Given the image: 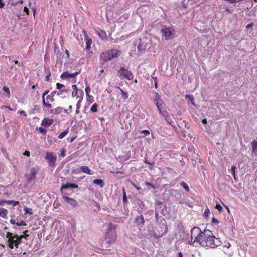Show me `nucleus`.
<instances>
[{"mask_svg":"<svg viewBox=\"0 0 257 257\" xmlns=\"http://www.w3.org/2000/svg\"><path fill=\"white\" fill-rule=\"evenodd\" d=\"M97 108H98V105L95 103L94 104H93L92 106H91V107L90 108V111L92 113L96 112H97V110H98Z\"/></svg>","mask_w":257,"mask_h":257,"instance_id":"27","label":"nucleus"},{"mask_svg":"<svg viewBox=\"0 0 257 257\" xmlns=\"http://www.w3.org/2000/svg\"><path fill=\"white\" fill-rule=\"evenodd\" d=\"M154 102L157 107L160 113H162L161 111V106L162 105L163 102L161 100L159 94L157 92H154V97L153 99Z\"/></svg>","mask_w":257,"mask_h":257,"instance_id":"9","label":"nucleus"},{"mask_svg":"<svg viewBox=\"0 0 257 257\" xmlns=\"http://www.w3.org/2000/svg\"><path fill=\"white\" fill-rule=\"evenodd\" d=\"M24 155H26V156H30V152H29V151H26L24 153Z\"/></svg>","mask_w":257,"mask_h":257,"instance_id":"58","label":"nucleus"},{"mask_svg":"<svg viewBox=\"0 0 257 257\" xmlns=\"http://www.w3.org/2000/svg\"><path fill=\"white\" fill-rule=\"evenodd\" d=\"M50 75H51V74H48V75H47L46 76V80L47 81H50Z\"/></svg>","mask_w":257,"mask_h":257,"instance_id":"59","label":"nucleus"},{"mask_svg":"<svg viewBox=\"0 0 257 257\" xmlns=\"http://www.w3.org/2000/svg\"><path fill=\"white\" fill-rule=\"evenodd\" d=\"M56 93V91H53L51 92L50 95H47L46 96V100H49L50 102H54V96H55Z\"/></svg>","mask_w":257,"mask_h":257,"instance_id":"22","label":"nucleus"},{"mask_svg":"<svg viewBox=\"0 0 257 257\" xmlns=\"http://www.w3.org/2000/svg\"><path fill=\"white\" fill-rule=\"evenodd\" d=\"M236 169V168L235 166H234V165L232 166L231 171L232 174L233 176V177L235 180H236V175L235 174V169Z\"/></svg>","mask_w":257,"mask_h":257,"instance_id":"35","label":"nucleus"},{"mask_svg":"<svg viewBox=\"0 0 257 257\" xmlns=\"http://www.w3.org/2000/svg\"><path fill=\"white\" fill-rule=\"evenodd\" d=\"M72 97H76L77 99H78L79 97H83L84 93L83 90L81 89H78L76 85H72Z\"/></svg>","mask_w":257,"mask_h":257,"instance_id":"10","label":"nucleus"},{"mask_svg":"<svg viewBox=\"0 0 257 257\" xmlns=\"http://www.w3.org/2000/svg\"><path fill=\"white\" fill-rule=\"evenodd\" d=\"M10 222L11 224H16V223L15 222V220H14V219H11L10 221Z\"/></svg>","mask_w":257,"mask_h":257,"instance_id":"63","label":"nucleus"},{"mask_svg":"<svg viewBox=\"0 0 257 257\" xmlns=\"http://www.w3.org/2000/svg\"><path fill=\"white\" fill-rule=\"evenodd\" d=\"M49 91L46 90L43 93L42 95V100H45V96L46 95L49 93Z\"/></svg>","mask_w":257,"mask_h":257,"instance_id":"50","label":"nucleus"},{"mask_svg":"<svg viewBox=\"0 0 257 257\" xmlns=\"http://www.w3.org/2000/svg\"><path fill=\"white\" fill-rule=\"evenodd\" d=\"M3 90L7 94V97L9 98L10 95V91L9 89L6 86H4Z\"/></svg>","mask_w":257,"mask_h":257,"instance_id":"34","label":"nucleus"},{"mask_svg":"<svg viewBox=\"0 0 257 257\" xmlns=\"http://www.w3.org/2000/svg\"><path fill=\"white\" fill-rule=\"evenodd\" d=\"M8 211L6 209L0 208V217L3 218H7Z\"/></svg>","mask_w":257,"mask_h":257,"instance_id":"24","label":"nucleus"},{"mask_svg":"<svg viewBox=\"0 0 257 257\" xmlns=\"http://www.w3.org/2000/svg\"><path fill=\"white\" fill-rule=\"evenodd\" d=\"M24 211L25 212V213H28L30 215L33 214L32 209L31 208H29L27 207H25L24 208Z\"/></svg>","mask_w":257,"mask_h":257,"instance_id":"36","label":"nucleus"},{"mask_svg":"<svg viewBox=\"0 0 257 257\" xmlns=\"http://www.w3.org/2000/svg\"><path fill=\"white\" fill-rule=\"evenodd\" d=\"M16 224L17 226H19L27 225V224L23 220L21 221L20 222H17Z\"/></svg>","mask_w":257,"mask_h":257,"instance_id":"40","label":"nucleus"},{"mask_svg":"<svg viewBox=\"0 0 257 257\" xmlns=\"http://www.w3.org/2000/svg\"><path fill=\"white\" fill-rule=\"evenodd\" d=\"M120 51L116 49H111L101 53L100 56V64L103 65L104 63L114 58L117 57Z\"/></svg>","mask_w":257,"mask_h":257,"instance_id":"2","label":"nucleus"},{"mask_svg":"<svg viewBox=\"0 0 257 257\" xmlns=\"http://www.w3.org/2000/svg\"><path fill=\"white\" fill-rule=\"evenodd\" d=\"M122 199H123V202H127V197H126V193H125V191L124 189L123 190V198H122Z\"/></svg>","mask_w":257,"mask_h":257,"instance_id":"42","label":"nucleus"},{"mask_svg":"<svg viewBox=\"0 0 257 257\" xmlns=\"http://www.w3.org/2000/svg\"><path fill=\"white\" fill-rule=\"evenodd\" d=\"M191 240L189 241L188 243L193 246H197L199 245L203 231L198 227H194L191 230Z\"/></svg>","mask_w":257,"mask_h":257,"instance_id":"3","label":"nucleus"},{"mask_svg":"<svg viewBox=\"0 0 257 257\" xmlns=\"http://www.w3.org/2000/svg\"><path fill=\"white\" fill-rule=\"evenodd\" d=\"M97 34L101 39L103 40L107 39L106 33L104 31L101 30L97 32Z\"/></svg>","mask_w":257,"mask_h":257,"instance_id":"23","label":"nucleus"},{"mask_svg":"<svg viewBox=\"0 0 257 257\" xmlns=\"http://www.w3.org/2000/svg\"><path fill=\"white\" fill-rule=\"evenodd\" d=\"M24 11L27 13V15H29V9L27 7H24Z\"/></svg>","mask_w":257,"mask_h":257,"instance_id":"55","label":"nucleus"},{"mask_svg":"<svg viewBox=\"0 0 257 257\" xmlns=\"http://www.w3.org/2000/svg\"><path fill=\"white\" fill-rule=\"evenodd\" d=\"M45 159L48 162L49 165L54 166L57 159L56 155L53 152H47L45 156Z\"/></svg>","mask_w":257,"mask_h":257,"instance_id":"8","label":"nucleus"},{"mask_svg":"<svg viewBox=\"0 0 257 257\" xmlns=\"http://www.w3.org/2000/svg\"><path fill=\"white\" fill-rule=\"evenodd\" d=\"M5 4L3 2L2 0H0V8L4 7Z\"/></svg>","mask_w":257,"mask_h":257,"instance_id":"60","label":"nucleus"},{"mask_svg":"<svg viewBox=\"0 0 257 257\" xmlns=\"http://www.w3.org/2000/svg\"><path fill=\"white\" fill-rule=\"evenodd\" d=\"M78 72H76L75 73H71L68 71L63 72L60 76L61 79H67L69 78H75L78 75Z\"/></svg>","mask_w":257,"mask_h":257,"instance_id":"11","label":"nucleus"},{"mask_svg":"<svg viewBox=\"0 0 257 257\" xmlns=\"http://www.w3.org/2000/svg\"><path fill=\"white\" fill-rule=\"evenodd\" d=\"M86 100L89 104H91L94 102V97L90 95H86Z\"/></svg>","mask_w":257,"mask_h":257,"instance_id":"28","label":"nucleus"},{"mask_svg":"<svg viewBox=\"0 0 257 257\" xmlns=\"http://www.w3.org/2000/svg\"><path fill=\"white\" fill-rule=\"evenodd\" d=\"M200 242L199 245L210 248H215L221 245V242L219 238H216L212 231L208 229L203 231Z\"/></svg>","mask_w":257,"mask_h":257,"instance_id":"1","label":"nucleus"},{"mask_svg":"<svg viewBox=\"0 0 257 257\" xmlns=\"http://www.w3.org/2000/svg\"><path fill=\"white\" fill-rule=\"evenodd\" d=\"M120 92H121V93L122 94V98L125 100L126 99L128 98V94L127 93L124 92L122 89H121L120 88H119Z\"/></svg>","mask_w":257,"mask_h":257,"instance_id":"29","label":"nucleus"},{"mask_svg":"<svg viewBox=\"0 0 257 257\" xmlns=\"http://www.w3.org/2000/svg\"><path fill=\"white\" fill-rule=\"evenodd\" d=\"M68 92L69 90L67 89H64L56 91V94L58 96H61V98H66V96L65 94L68 93Z\"/></svg>","mask_w":257,"mask_h":257,"instance_id":"21","label":"nucleus"},{"mask_svg":"<svg viewBox=\"0 0 257 257\" xmlns=\"http://www.w3.org/2000/svg\"><path fill=\"white\" fill-rule=\"evenodd\" d=\"M15 246L14 244H13V243L11 242H9V247L12 249L14 248V247Z\"/></svg>","mask_w":257,"mask_h":257,"instance_id":"52","label":"nucleus"},{"mask_svg":"<svg viewBox=\"0 0 257 257\" xmlns=\"http://www.w3.org/2000/svg\"><path fill=\"white\" fill-rule=\"evenodd\" d=\"M116 237L115 226L112 223H110L106 234V242L108 244L113 242L115 240Z\"/></svg>","mask_w":257,"mask_h":257,"instance_id":"4","label":"nucleus"},{"mask_svg":"<svg viewBox=\"0 0 257 257\" xmlns=\"http://www.w3.org/2000/svg\"><path fill=\"white\" fill-rule=\"evenodd\" d=\"M83 97H79V98H78V102L76 104V107H77V108H80L81 107V102L83 100Z\"/></svg>","mask_w":257,"mask_h":257,"instance_id":"37","label":"nucleus"},{"mask_svg":"<svg viewBox=\"0 0 257 257\" xmlns=\"http://www.w3.org/2000/svg\"><path fill=\"white\" fill-rule=\"evenodd\" d=\"M82 33L84 35L85 41L86 42V49L87 50H90L91 48V45L92 44V40L90 38H89L87 35L86 32L84 30H82Z\"/></svg>","mask_w":257,"mask_h":257,"instance_id":"12","label":"nucleus"},{"mask_svg":"<svg viewBox=\"0 0 257 257\" xmlns=\"http://www.w3.org/2000/svg\"><path fill=\"white\" fill-rule=\"evenodd\" d=\"M64 87V85L63 84H60L59 83H57L56 84V88L57 89L60 90H62V88Z\"/></svg>","mask_w":257,"mask_h":257,"instance_id":"41","label":"nucleus"},{"mask_svg":"<svg viewBox=\"0 0 257 257\" xmlns=\"http://www.w3.org/2000/svg\"><path fill=\"white\" fill-rule=\"evenodd\" d=\"M153 79L154 81V86H155V88H157V78L156 77H153Z\"/></svg>","mask_w":257,"mask_h":257,"instance_id":"47","label":"nucleus"},{"mask_svg":"<svg viewBox=\"0 0 257 257\" xmlns=\"http://www.w3.org/2000/svg\"><path fill=\"white\" fill-rule=\"evenodd\" d=\"M65 150L64 149H63L62 150H61V156L62 157H64L65 156H66V153H65Z\"/></svg>","mask_w":257,"mask_h":257,"instance_id":"49","label":"nucleus"},{"mask_svg":"<svg viewBox=\"0 0 257 257\" xmlns=\"http://www.w3.org/2000/svg\"><path fill=\"white\" fill-rule=\"evenodd\" d=\"M162 32L166 40L172 39L175 35V31L172 27H170L163 28L162 29Z\"/></svg>","mask_w":257,"mask_h":257,"instance_id":"7","label":"nucleus"},{"mask_svg":"<svg viewBox=\"0 0 257 257\" xmlns=\"http://www.w3.org/2000/svg\"><path fill=\"white\" fill-rule=\"evenodd\" d=\"M68 132H69L68 128L64 130L62 133H61L58 136V138L60 139L63 138L68 133Z\"/></svg>","mask_w":257,"mask_h":257,"instance_id":"30","label":"nucleus"},{"mask_svg":"<svg viewBox=\"0 0 257 257\" xmlns=\"http://www.w3.org/2000/svg\"><path fill=\"white\" fill-rule=\"evenodd\" d=\"M80 172H82L83 173H85L87 174L92 175L94 173L93 171L90 169L88 167L86 166H83L79 167L77 169V173H79Z\"/></svg>","mask_w":257,"mask_h":257,"instance_id":"14","label":"nucleus"},{"mask_svg":"<svg viewBox=\"0 0 257 257\" xmlns=\"http://www.w3.org/2000/svg\"><path fill=\"white\" fill-rule=\"evenodd\" d=\"M252 148V153L256 154H257V141L254 140L251 143Z\"/></svg>","mask_w":257,"mask_h":257,"instance_id":"26","label":"nucleus"},{"mask_svg":"<svg viewBox=\"0 0 257 257\" xmlns=\"http://www.w3.org/2000/svg\"><path fill=\"white\" fill-rule=\"evenodd\" d=\"M186 98L188 99L189 100L191 101V102H192L193 100V97L192 95H186Z\"/></svg>","mask_w":257,"mask_h":257,"instance_id":"44","label":"nucleus"},{"mask_svg":"<svg viewBox=\"0 0 257 257\" xmlns=\"http://www.w3.org/2000/svg\"><path fill=\"white\" fill-rule=\"evenodd\" d=\"M6 200H1L0 201V206H3L6 203Z\"/></svg>","mask_w":257,"mask_h":257,"instance_id":"57","label":"nucleus"},{"mask_svg":"<svg viewBox=\"0 0 257 257\" xmlns=\"http://www.w3.org/2000/svg\"><path fill=\"white\" fill-rule=\"evenodd\" d=\"M216 208L219 211H221L222 210V207L220 205V204L217 202L216 203Z\"/></svg>","mask_w":257,"mask_h":257,"instance_id":"43","label":"nucleus"},{"mask_svg":"<svg viewBox=\"0 0 257 257\" xmlns=\"http://www.w3.org/2000/svg\"><path fill=\"white\" fill-rule=\"evenodd\" d=\"M39 130L40 132H41V133H42L43 134H45L46 133V130L43 127H39Z\"/></svg>","mask_w":257,"mask_h":257,"instance_id":"46","label":"nucleus"},{"mask_svg":"<svg viewBox=\"0 0 257 257\" xmlns=\"http://www.w3.org/2000/svg\"><path fill=\"white\" fill-rule=\"evenodd\" d=\"M160 114L163 116L165 120L168 123H169L172 126H173V127L174 126V123L172 121L171 118L170 117V116H169V115L168 114V113L167 112L163 113L162 112V113H160Z\"/></svg>","mask_w":257,"mask_h":257,"instance_id":"16","label":"nucleus"},{"mask_svg":"<svg viewBox=\"0 0 257 257\" xmlns=\"http://www.w3.org/2000/svg\"><path fill=\"white\" fill-rule=\"evenodd\" d=\"M43 104L47 108H51L52 107V105L46 102L45 100H43Z\"/></svg>","mask_w":257,"mask_h":257,"instance_id":"39","label":"nucleus"},{"mask_svg":"<svg viewBox=\"0 0 257 257\" xmlns=\"http://www.w3.org/2000/svg\"><path fill=\"white\" fill-rule=\"evenodd\" d=\"M140 133L144 134L145 136H147L150 134V132L148 130H143L140 131Z\"/></svg>","mask_w":257,"mask_h":257,"instance_id":"38","label":"nucleus"},{"mask_svg":"<svg viewBox=\"0 0 257 257\" xmlns=\"http://www.w3.org/2000/svg\"><path fill=\"white\" fill-rule=\"evenodd\" d=\"M20 114L24 115L25 116H27V114L24 110H21L19 112Z\"/></svg>","mask_w":257,"mask_h":257,"instance_id":"53","label":"nucleus"},{"mask_svg":"<svg viewBox=\"0 0 257 257\" xmlns=\"http://www.w3.org/2000/svg\"><path fill=\"white\" fill-rule=\"evenodd\" d=\"M118 77L120 79L132 80L134 79V74L132 72L124 67H121L117 71Z\"/></svg>","mask_w":257,"mask_h":257,"instance_id":"5","label":"nucleus"},{"mask_svg":"<svg viewBox=\"0 0 257 257\" xmlns=\"http://www.w3.org/2000/svg\"><path fill=\"white\" fill-rule=\"evenodd\" d=\"M93 183L95 185H99L100 187L104 186V183L102 179H96L93 180Z\"/></svg>","mask_w":257,"mask_h":257,"instance_id":"25","label":"nucleus"},{"mask_svg":"<svg viewBox=\"0 0 257 257\" xmlns=\"http://www.w3.org/2000/svg\"><path fill=\"white\" fill-rule=\"evenodd\" d=\"M212 222L213 223H219V221H218V220L216 218H215L214 217L212 219Z\"/></svg>","mask_w":257,"mask_h":257,"instance_id":"61","label":"nucleus"},{"mask_svg":"<svg viewBox=\"0 0 257 257\" xmlns=\"http://www.w3.org/2000/svg\"><path fill=\"white\" fill-rule=\"evenodd\" d=\"M173 191H174L175 192V194L176 195H178L179 196H181V194L179 192H178L177 190H173Z\"/></svg>","mask_w":257,"mask_h":257,"instance_id":"62","label":"nucleus"},{"mask_svg":"<svg viewBox=\"0 0 257 257\" xmlns=\"http://www.w3.org/2000/svg\"><path fill=\"white\" fill-rule=\"evenodd\" d=\"M181 186H182L187 191H189L190 190L189 186L184 182L182 181L180 183Z\"/></svg>","mask_w":257,"mask_h":257,"instance_id":"31","label":"nucleus"},{"mask_svg":"<svg viewBox=\"0 0 257 257\" xmlns=\"http://www.w3.org/2000/svg\"><path fill=\"white\" fill-rule=\"evenodd\" d=\"M146 185L147 186H151L152 188H153V189H155L156 188V187L155 186V185H154L153 184H151V183L150 182H146Z\"/></svg>","mask_w":257,"mask_h":257,"instance_id":"48","label":"nucleus"},{"mask_svg":"<svg viewBox=\"0 0 257 257\" xmlns=\"http://www.w3.org/2000/svg\"><path fill=\"white\" fill-rule=\"evenodd\" d=\"M63 111H64V108L62 107H58L55 109H50L49 111V112L52 114L57 115L61 113Z\"/></svg>","mask_w":257,"mask_h":257,"instance_id":"18","label":"nucleus"},{"mask_svg":"<svg viewBox=\"0 0 257 257\" xmlns=\"http://www.w3.org/2000/svg\"><path fill=\"white\" fill-rule=\"evenodd\" d=\"M78 187V186L76 184H73V183H67L65 184L62 185L61 187V189H67L69 188H77Z\"/></svg>","mask_w":257,"mask_h":257,"instance_id":"20","label":"nucleus"},{"mask_svg":"<svg viewBox=\"0 0 257 257\" xmlns=\"http://www.w3.org/2000/svg\"><path fill=\"white\" fill-rule=\"evenodd\" d=\"M19 204V202L18 201H13V203L12 204H13V206H16V205H18Z\"/></svg>","mask_w":257,"mask_h":257,"instance_id":"51","label":"nucleus"},{"mask_svg":"<svg viewBox=\"0 0 257 257\" xmlns=\"http://www.w3.org/2000/svg\"><path fill=\"white\" fill-rule=\"evenodd\" d=\"M72 108V106H71V105H70V106H69V109H64V111L66 113H69V112H71Z\"/></svg>","mask_w":257,"mask_h":257,"instance_id":"45","label":"nucleus"},{"mask_svg":"<svg viewBox=\"0 0 257 257\" xmlns=\"http://www.w3.org/2000/svg\"><path fill=\"white\" fill-rule=\"evenodd\" d=\"M53 122V119L45 118L42 120L41 125L44 126H49L52 124Z\"/></svg>","mask_w":257,"mask_h":257,"instance_id":"19","label":"nucleus"},{"mask_svg":"<svg viewBox=\"0 0 257 257\" xmlns=\"http://www.w3.org/2000/svg\"><path fill=\"white\" fill-rule=\"evenodd\" d=\"M85 84H86V87L85 89V93H86V95H90L89 93L91 91V89H90V86L88 84V83L87 82H86Z\"/></svg>","mask_w":257,"mask_h":257,"instance_id":"33","label":"nucleus"},{"mask_svg":"<svg viewBox=\"0 0 257 257\" xmlns=\"http://www.w3.org/2000/svg\"><path fill=\"white\" fill-rule=\"evenodd\" d=\"M135 222L137 226L140 227H143L144 224L145 220L142 215H140L136 217Z\"/></svg>","mask_w":257,"mask_h":257,"instance_id":"17","label":"nucleus"},{"mask_svg":"<svg viewBox=\"0 0 257 257\" xmlns=\"http://www.w3.org/2000/svg\"><path fill=\"white\" fill-rule=\"evenodd\" d=\"M6 237L8 238V242H11L14 244L16 248H18V246L22 242V241L19 238L18 235H14L11 232H7Z\"/></svg>","mask_w":257,"mask_h":257,"instance_id":"6","label":"nucleus"},{"mask_svg":"<svg viewBox=\"0 0 257 257\" xmlns=\"http://www.w3.org/2000/svg\"><path fill=\"white\" fill-rule=\"evenodd\" d=\"M253 26V24L252 23H250L246 25V28H249L252 27Z\"/></svg>","mask_w":257,"mask_h":257,"instance_id":"54","label":"nucleus"},{"mask_svg":"<svg viewBox=\"0 0 257 257\" xmlns=\"http://www.w3.org/2000/svg\"><path fill=\"white\" fill-rule=\"evenodd\" d=\"M28 231L26 230L23 232V234L21 235L20 236L18 235L19 238L20 239V240L22 241V239L23 238H26L27 237L29 236V235L28 234Z\"/></svg>","mask_w":257,"mask_h":257,"instance_id":"32","label":"nucleus"},{"mask_svg":"<svg viewBox=\"0 0 257 257\" xmlns=\"http://www.w3.org/2000/svg\"><path fill=\"white\" fill-rule=\"evenodd\" d=\"M6 203L8 204V205H10V204H12V203H13V200H6Z\"/></svg>","mask_w":257,"mask_h":257,"instance_id":"56","label":"nucleus"},{"mask_svg":"<svg viewBox=\"0 0 257 257\" xmlns=\"http://www.w3.org/2000/svg\"><path fill=\"white\" fill-rule=\"evenodd\" d=\"M10 69H18V68H17L16 66H15V65H12V66H11Z\"/></svg>","mask_w":257,"mask_h":257,"instance_id":"64","label":"nucleus"},{"mask_svg":"<svg viewBox=\"0 0 257 257\" xmlns=\"http://www.w3.org/2000/svg\"><path fill=\"white\" fill-rule=\"evenodd\" d=\"M37 172V169L33 167L30 169V173L27 175V179L28 181H30L35 178L36 173Z\"/></svg>","mask_w":257,"mask_h":257,"instance_id":"15","label":"nucleus"},{"mask_svg":"<svg viewBox=\"0 0 257 257\" xmlns=\"http://www.w3.org/2000/svg\"><path fill=\"white\" fill-rule=\"evenodd\" d=\"M63 199L65 202L71 205L72 207H75L77 205V202L73 198L69 197L63 196Z\"/></svg>","mask_w":257,"mask_h":257,"instance_id":"13","label":"nucleus"}]
</instances>
